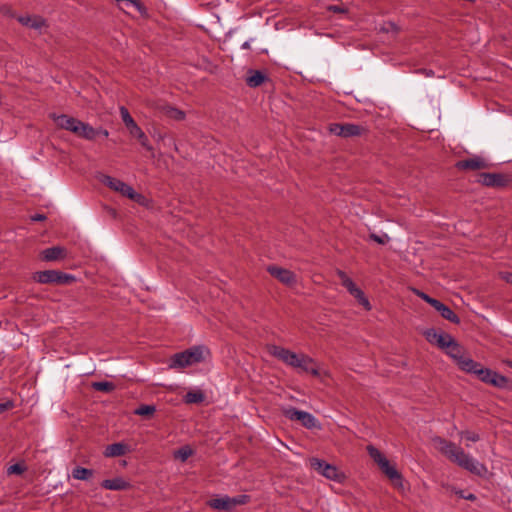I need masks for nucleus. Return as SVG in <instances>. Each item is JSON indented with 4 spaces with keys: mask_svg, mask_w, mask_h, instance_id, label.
Returning <instances> with one entry per match:
<instances>
[{
    "mask_svg": "<svg viewBox=\"0 0 512 512\" xmlns=\"http://www.w3.org/2000/svg\"><path fill=\"white\" fill-rule=\"evenodd\" d=\"M309 461L310 466L315 471H317L318 473H320L329 480L341 482V480L344 477L343 474L340 473L335 466L326 463L324 460L318 458H311Z\"/></svg>",
    "mask_w": 512,
    "mask_h": 512,
    "instance_id": "nucleus-9",
    "label": "nucleus"
},
{
    "mask_svg": "<svg viewBox=\"0 0 512 512\" xmlns=\"http://www.w3.org/2000/svg\"><path fill=\"white\" fill-rule=\"evenodd\" d=\"M369 238L371 240L375 241L376 243L381 244V245L386 244L390 240V238H389V236L387 234L377 235L375 233H371L369 235Z\"/></svg>",
    "mask_w": 512,
    "mask_h": 512,
    "instance_id": "nucleus-38",
    "label": "nucleus"
},
{
    "mask_svg": "<svg viewBox=\"0 0 512 512\" xmlns=\"http://www.w3.org/2000/svg\"><path fill=\"white\" fill-rule=\"evenodd\" d=\"M83 125H84V122L76 119L75 123L73 124V126H72V128L70 130V132L79 137Z\"/></svg>",
    "mask_w": 512,
    "mask_h": 512,
    "instance_id": "nucleus-40",
    "label": "nucleus"
},
{
    "mask_svg": "<svg viewBox=\"0 0 512 512\" xmlns=\"http://www.w3.org/2000/svg\"><path fill=\"white\" fill-rule=\"evenodd\" d=\"M424 335L429 343L435 344L443 350L447 345H449V341L453 338L450 334L438 333L435 329L426 330Z\"/></svg>",
    "mask_w": 512,
    "mask_h": 512,
    "instance_id": "nucleus-17",
    "label": "nucleus"
},
{
    "mask_svg": "<svg viewBox=\"0 0 512 512\" xmlns=\"http://www.w3.org/2000/svg\"><path fill=\"white\" fill-rule=\"evenodd\" d=\"M446 354L451 357L454 361H456L458 367L463 371V362H466L468 360H473L470 357L464 356V349L463 347L454 339L452 338L449 341V345H447L444 348Z\"/></svg>",
    "mask_w": 512,
    "mask_h": 512,
    "instance_id": "nucleus-13",
    "label": "nucleus"
},
{
    "mask_svg": "<svg viewBox=\"0 0 512 512\" xmlns=\"http://www.w3.org/2000/svg\"><path fill=\"white\" fill-rule=\"evenodd\" d=\"M438 312L440 313V315L450 321L451 323H454V324H459L460 323V318L458 317L457 314H455L448 306H446L445 304L440 308V310H438Z\"/></svg>",
    "mask_w": 512,
    "mask_h": 512,
    "instance_id": "nucleus-29",
    "label": "nucleus"
},
{
    "mask_svg": "<svg viewBox=\"0 0 512 512\" xmlns=\"http://www.w3.org/2000/svg\"><path fill=\"white\" fill-rule=\"evenodd\" d=\"M102 183L108 186L110 189L119 192L121 195L139 202L142 199V195L137 193L130 185L123 181L113 178L111 176H103Z\"/></svg>",
    "mask_w": 512,
    "mask_h": 512,
    "instance_id": "nucleus-7",
    "label": "nucleus"
},
{
    "mask_svg": "<svg viewBox=\"0 0 512 512\" xmlns=\"http://www.w3.org/2000/svg\"><path fill=\"white\" fill-rule=\"evenodd\" d=\"M455 167L458 170H463V171L464 170L477 171V170L486 169L488 167V164L483 158H481L479 156H475L472 158L458 161L455 164Z\"/></svg>",
    "mask_w": 512,
    "mask_h": 512,
    "instance_id": "nucleus-16",
    "label": "nucleus"
},
{
    "mask_svg": "<svg viewBox=\"0 0 512 512\" xmlns=\"http://www.w3.org/2000/svg\"><path fill=\"white\" fill-rule=\"evenodd\" d=\"M267 271L276 279H278L281 283L285 285H293L296 283L295 274L288 270L278 266H268Z\"/></svg>",
    "mask_w": 512,
    "mask_h": 512,
    "instance_id": "nucleus-15",
    "label": "nucleus"
},
{
    "mask_svg": "<svg viewBox=\"0 0 512 512\" xmlns=\"http://www.w3.org/2000/svg\"><path fill=\"white\" fill-rule=\"evenodd\" d=\"M128 131L132 137L136 138L140 142L142 147L149 151L152 150V146L149 144L148 137L137 124L129 128Z\"/></svg>",
    "mask_w": 512,
    "mask_h": 512,
    "instance_id": "nucleus-25",
    "label": "nucleus"
},
{
    "mask_svg": "<svg viewBox=\"0 0 512 512\" xmlns=\"http://www.w3.org/2000/svg\"><path fill=\"white\" fill-rule=\"evenodd\" d=\"M427 303L430 304L436 311L440 310V308L444 305L441 301L430 297L427 299Z\"/></svg>",
    "mask_w": 512,
    "mask_h": 512,
    "instance_id": "nucleus-42",
    "label": "nucleus"
},
{
    "mask_svg": "<svg viewBox=\"0 0 512 512\" xmlns=\"http://www.w3.org/2000/svg\"><path fill=\"white\" fill-rule=\"evenodd\" d=\"M94 475V471L92 469L84 468L81 466H76L72 472L71 476L76 480L88 481Z\"/></svg>",
    "mask_w": 512,
    "mask_h": 512,
    "instance_id": "nucleus-28",
    "label": "nucleus"
},
{
    "mask_svg": "<svg viewBox=\"0 0 512 512\" xmlns=\"http://www.w3.org/2000/svg\"><path fill=\"white\" fill-rule=\"evenodd\" d=\"M101 486L107 490L121 491L126 490L130 487V484L125 481L122 477H116L113 479H105L101 482Z\"/></svg>",
    "mask_w": 512,
    "mask_h": 512,
    "instance_id": "nucleus-22",
    "label": "nucleus"
},
{
    "mask_svg": "<svg viewBox=\"0 0 512 512\" xmlns=\"http://www.w3.org/2000/svg\"><path fill=\"white\" fill-rule=\"evenodd\" d=\"M328 11L334 12V13H345L347 10L343 6L339 5H330L328 6Z\"/></svg>",
    "mask_w": 512,
    "mask_h": 512,
    "instance_id": "nucleus-44",
    "label": "nucleus"
},
{
    "mask_svg": "<svg viewBox=\"0 0 512 512\" xmlns=\"http://www.w3.org/2000/svg\"><path fill=\"white\" fill-rule=\"evenodd\" d=\"M415 294L420 297L422 300H424L425 302H427V299L429 300L430 296L427 295L426 293L420 291V290H414Z\"/></svg>",
    "mask_w": 512,
    "mask_h": 512,
    "instance_id": "nucleus-48",
    "label": "nucleus"
},
{
    "mask_svg": "<svg viewBox=\"0 0 512 512\" xmlns=\"http://www.w3.org/2000/svg\"><path fill=\"white\" fill-rule=\"evenodd\" d=\"M455 494L458 495L460 498L470 500V501H474L476 499V496L474 494H472V493L465 494L464 491H462V490L455 491Z\"/></svg>",
    "mask_w": 512,
    "mask_h": 512,
    "instance_id": "nucleus-43",
    "label": "nucleus"
},
{
    "mask_svg": "<svg viewBox=\"0 0 512 512\" xmlns=\"http://www.w3.org/2000/svg\"><path fill=\"white\" fill-rule=\"evenodd\" d=\"M248 46H249V43H248V42H245V43L243 44V48H248Z\"/></svg>",
    "mask_w": 512,
    "mask_h": 512,
    "instance_id": "nucleus-52",
    "label": "nucleus"
},
{
    "mask_svg": "<svg viewBox=\"0 0 512 512\" xmlns=\"http://www.w3.org/2000/svg\"><path fill=\"white\" fill-rule=\"evenodd\" d=\"M417 72H421V73L425 74L427 77H430L434 74L431 69H426V68L420 69Z\"/></svg>",
    "mask_w": 512,
    "mask_h": 512,
    "instance_id": "nucleus-50",
    "label": "nucleus"
},
{
    "mask_svg": "<svg viewBox=\"0 0 512 512\" xmlns=\"http://www.w3.org/2000/svg\"><path fill=\"white\" fill-rule=\"evenodd\" d=\"M293 368H297L304 372L311 373L314 376H319V370L315 361L305 354H299Z\"/></svg>",
    "mask_w": 512,
    "mask_h": 512,
    "instance_id": "nucleus-18",
    "label": "nucleus"
},
{
    "mask_svg": "<svg viewBox=\"0 0 512 512\" xmlns=\"http://www.w3.org/2000/svg\"><path fill=\"white\" fill-rule=\"evenodd\" d=\"M17 20L26 27L38 30L41 32V30L45 27H47L46 20L42 18L41 16H19L17 17Z\"/></svg>",
    "mask_w": 512,
    "mask_h": 512,
    "instance_id": "nucleus-20",
    "label": "nucleus"
},
{
    "mask_svg": "<svg viewBox=\"0 0 512 512\" xmlns=\"http://www.w3.org/2000/svg\"><path fill=\"white\" fill-rule=\"evenodd\" d=\"M98 135L99 131H97V129H94L88 123H84L79 137L84 138L86 140H94Z\"/></svg>",
    "mask_w": 512,
    "mask_h": 512,
    "instance_id": "nucleus-31",
    "label": "nucleus"
},
{
    "mask_svg": "<svg viewBox=\"0 0 512 512\" xmlns=\"http://www.w3.org/2000/svg\"><path fill=\"white\" fill-rule=\"evenodd\" d=\"M509 365H510V367H512V362Z\"/></svg>",
    "mask_w": 512,
    "mask_h": 512,
    "instance_id": "nucleus-53",
    "label": "nucleus"
},
{
    "mask_svg": "<svg viewBox=\"0 0 512 512\" xmlns=\"http://www.w3.org/2000/svg\"><path fill=\"white\" fill-rule=\"evenodd\" d=\"M268 351H269L270 355L278 358L279 360H281L282 362H284L285 364H287L291 367H294V365L297 361V358L299 356V354H297L295 352H292L286 348L276 346V345L269 346Z\"/></svg>",
    "mask_w": 512,
    "mask_h": 512,
    "instance_id": "nucleus-14",
    "label": "nucleus"
},
{
    "mask_svg": "<svg viewBox=\"0 0 512 512\" xmlns=\"http://www.w3.org/2000/svg\"><path fill=\"white\" fill-rule=\"evenodd\" d=\"M489 384L494 387L502 388V389H511L512 388V384H511L510 380L507 377H505L495 371H493V373H492V377L490 379Z\"/></svg>",
    "mask_w": 512,
    "mask_h": 512,
    "instance_id": "nucleus-27",
    "label": "nucleus"
},
{
    "mask_svg": "<svg viewBox=\"0 0 512 512\" xmlns=\"http://www.w3.org/2000/svg\"><path fill=\"white\" fill-rule=\"evenodd\" d=\"M45 219H46V216L44 214H35V215L31 216V220L35 221V222L43 221Z\"/></svg>",
    "mask_w": 512,
    "mask_h": 512,
    "instance_id": "nucleus-49",
    "label": "nucleus"
},
{
    "mask_svg": "<svg viewBox=\"0 0 512 512\" xmlns=\"http://www.w3.org/2000/svg\"><path fill=\"white\" fill-rule=\"evenodd\" d=\"M160 110L166 117L176 121H182L186 116L184 111L168 104L161 106Z\"/></svg>",
    "mask_w": 512,
    "mask_h": 512,
    "instance_id": "nucleus-26",
    "label": "nucleus"
},
{
    "mask_svg": "<svg viewBox=\"0 0 512 512\" xmlns=\"http://www.w3.org/2000/svg\"><path fill=\"white\" fill-rule=\"evenodd\" d=\"M120 114H121L122 121L125 124L127 129H129L132 126H134L135 124H137L134 121V119L131 117V115H130L129 111L127 110V108H125L124 106L120 107Z\"/></svg>",
    "mask_w": 512,
    "mask_h": 512,
    "instance_id": "nucleus-33",
    "label": "nucleus"
},
{
    "mask_svg": "<svg viewBox=\"0 0 512 512\" xmlns=\"http://www.w3.org/2000/svg\"><path fill=\"white\" fill-rule=\"evenodd\" d=\"M26 470V467L21 465L20 463H16V464H13L11 465L10 467H8L7 469V473L9 475H12V474H16V475H20L22 474L24 471Z\"/></svg>",
    "mask_w": 512,
    "mask_h": 512,
    "instance_id": "nucleus-37",
    "label": "nucleus"
},
{
    "mask_svg": "<svg viewBox=\"0 0 512 512\" xmlns=\"http://www.w3.org/2000/svg\"><path fill=\"white\" fill-rule=\"evenodd\" d=\"M369 456L379 465L382 472L389 478L394 487L403 489V478L397 469L390 465L386 457L374 446L368 445Z\"/></svg>",
    "mask_w": 512,
    "mask_h": 512,
    "instance_id": "nucleus-2",
    "label": "nucleus"
},
{
    "mask_svg": "<svg viewBox=\"0 0 512 512\" xmlns=\"http://www.w3.org/2000/svg\"><path fill=\"white\" fill-rule=\"evenodd\" d=\"M13 408V402L12 401H6L3 403H0V413H3L9 409Z\"/></svg>",
    "mask_w": 512,
    "mask_h": 512,
    "instance_id": "nucleus-45",
    "label": "nucleus"
},
{
    "mask_svg": "<svg viewBox=\"0 0 512 512\" xmlns=\"http://www.w3.org/2000/svg\"><path fill=\"white\" fill-rule=\"evenodd\" d=\"M427 303L430 304L436 311L440 310V308L444 305L441 301L430 297L427 299Z\"/></svg>",
    "mask_w": 512,
    "mask_h": 512,
    "instance_id": "nucleus-41",
    "label": "nucleus"
},
{
    "mask_svg": "<svg viewBox=\"0 0 512 512\" xmlns=\"http://www.w3.org/2000/svg\"><path fill=\"white\" fill-rule=\"evenodd\" d=\"M250 501V496L246 494L229 497L228 495L210 499L207 505L215 510L231 512L238 505H245Z\"/></svg>",
    "mask_w": 512,
    "mask_h": 512,
    "instance_id": "nucleus-3",
    "label": "nucleus"
},
{
    "mask_svg": "<svg viewBox=\"0 0 512 512\" xmlns=\"http://www.w3.org/2000/svg\"><path fill=\"white\" fill-rule=\"evenodd\" d=\"M51 118L53 119V121L55 122V124L58 128L67 130L69 132L76 120V118L66 115V114H61V115L51 114Z\"/></svg>",
    "mask_w": 512,
    "mask_h": 512,
    "instance_id": "nucleus-23",
    "label": "nucleus"
},
{
    "mask_svg": "<svg viewBox=\"0 0 512 512\" xmlns=\"http://www.w3.org/2000/svg\"><path fill=\"white\" fill-rule=\"evenodd\" d=\"M501 278L507 282L508 284L512 285V273L511 272H504L501 274Z\"/></svg>",
    "mask_w": 512,
    "mask_h": 512,
    "instance_id": "nucleus-46",
    "label": "nucleus"
},
{
    "mask_svg": "<svg viewBox=\"0 0 512 512\" xmlns=\"http://www.w3.org/2000/svg\"><path fill=\"white\" fill-rule=\"evenodd\" d=\"M246 84L251 88H256L268 80L267 75L259 70L249 69L247 72Z\"/></svg>",
    "mask_w": 512,
    "mask_h": 512,
    "instance_id": "nucleus-21",
    "label": "nucleus"
},
{
    "mask_svg": "<svg viewBox=\"0 0 512 512\" xmlns=\"http://www.w3.org/2000/svg\"><path fill=\"white\" fill-rule=\"evenodd\" d=\"M1 12L2 14L4 15H8V16H11V17H14V13L12 12L11 8L8 7V6H2L1 7Z\"/></svg>",
    "mask_w": 512,
    "mask_h": 512,
    "instance_id": "nucleus-47",
    "label": "nucleus"
},
{
    "mask_svg": "<svg viewBox=\"0 0 512 512\" xmlns=\"http://www.w3.org/2000/svg\"><path fill=\"white\" fill-rule=\"evenodd\" d=\"M205 395L202 391H189L186 393L184 400L187 404H197L203 402Z\"/></svg>",
    "mask_w": 512,
    "mask_h": 512,
    "instance_id": "nucleus-30",
    "label": "nucleus"
},
{
    "mask_svg": "<svg viewBox=\"0 0 512 512\" xmlns=\"http://www.w3.org/2000/svg\"><path fill=\"white\" fill-rule=\"evenodd\" d=\"M67 256V250L61 246L46 248L40 252V258L43 261L51 262L64 259Z\"/></svg>",
    "mask_w": 512,
    "mask_h": 512,
    "instance_id": "nucleus-19",
    "label": "nucleus"
},
{
    "mask_svg": "<svg viewBox=\"0 0 512 512\" xmlns=\"http://www.w3.org/2000/svg\"><path fill=\"white\" fill-rule=\"evenodd\" d=\"M433 442L436 448L446 456L451 462L457 464L459 467L469 471L477 476H484L487 473V468L484 464L478 462L465 451L454 444L441 437H435Z\"/></svg>",
    "mask_w": 512,
    "mask_h": 512,
    "instance_id": "nucleus-1",
    "label": "nucleus"
},
{
    "mask_svg": "<svg viewBox=\"0 0 512 512\" xmlns=\"http://www.w3.org/2000/svg\"><path fill=\"white\" fill-rule=\"evenodd\" d=\"M193 454L192 449L189 446H184L178 449L174 456L176 459L185 462Z\"/></svg>",
    "mask_w": 512,
    "mask_h": 512,
    "instance_id": "nucleus-34",
    "label": "nucleus"
},
{
    "mask_svg": "<svg viewBox=\"0 0 512 512\" xmlns=\"http://www.w3.org/2000/svg\"><path fill=\"white\" fill-rule=\"evenodd\" d=\"M98 131H99V135H103L104 137H108V135H109L107 130L100 129Z\"/></svg>",
    "mask_w": 512,
    "mask_h": 512,
    "instance_id": "nucleus-51",
    "label": "nucleus"
},
{
    "mask_svg": "<svg viewBox=\"0 0 512 512\" xmlns=\"http://www.w3.org/2000/svg\"><path fill=\"white\" fill-rule=\"evenodd\" d=\"M337 276L341 281L343 287H345L348 292L355 297L359 304H361L366 310L371 309V305L369 300L365 297L363 291L358 288L351 278L347 276V274L342 270H337Z\"/></svg>",
    "mask_w": 512,
    "mask_h": 512,
    "instance_id": "nucleus-8",
    "label": "nucleus"
},
{
    "mask_svg": "<svg viewBox=\"0 0 512 512\" xmlns=\"http://www.w3.org/2000/svg\"><path fill=\"white\" fill-rule=\"evenodd\" d=\"M156 412L154 405H140L134 410L135 415L151 417Z\"/></svg>",
    "mask_w": 512,
    "mask_h": 512,
    "instance_id": "nucleus-32",
    "label": "nucleus"
},
{
    "mask_svg": "<svg viewBox=\"0 0 512 512\" xmlns=\"http://www.w3.org/2000/svg\"><path fill=\"white\" fill-rule=\"evenodd\" d=\"M380 31L385 33H392L396 34L398 32V28L395 23L393 22H385L381 25Z\"/></svg>",
    "mask_w": 512,
    "mask_h": 512,
    "instance_id": "nucleus-36",
    "label": "nucleus"
},
{
    "mask_svg": "<svg viewBox=\"0 0 512 512\" xmlns=\"http://www.w3.org/2000/svg\"><path fill=\"white\" fill-rule=\"evenodd\" d=\"M129 451V447L124 443H113L105 448L104 455L106 457H119L125 455Z\"/></svg>",
    "mask_w": 512,
    "mask_h": 512,
    "instance_id": "nucleus-24",
    "label": "nucleus"
},
{
    "mask_svg": "<svg viewBox=\"0 0 512 512\" xmlns=\"http://www.w3.org/2000/svg\"><path fill=\"white\" fill-rule=\"evenodd\" d=\"M364 130L365 129L362 126L352 123H336L331 125L330 128L331 133L344 138L359 136L364 132Z\"/></svg>",
    "mask_w": 512,
    "mask_h": 512,
    "instance_id": "nucleus-12",
    "label": "nucleus"
},
{
    "mask_svg": "<svg viewBox=\"0 0 512 512\" xmlns=\"http://www.w3.org/2000/svg\"><path fill=\"white\" fill-rule=\"evenodd\" d=\"M33 279L41 284H70L75 277L58 270H45L36 272Z\"/></svg>",
    "mask_w": 512,
    "mask_h": 512,
    "instance_id": "nucleus-5",
    "label": "nucleus"
},
{
    "mask_svg": "<svg viewBox=\"0 0 512 512\" xmlns=\"http://www.w3.org/2000/svg\"><path fill=\"white\" fill-rule=\"evenodd\" d=\"M93 388L97 391L111 392L114 389V384L107 381L95 382Z\"/></svg>",
    "mask_w": 512,
    "mask_h": 512,
    "instance_id": "nucleus-35",
    "label": "nucleus"
},
{
    "mask_svg": "<svg viewBox=\"0 0 512 512\" xmlns=\"http://www.w3.org/2000/svg\"><path fill=\"white\" fill-rule=\"evenodd\" d=\"M462 364L464 372L475 374L482 382L489 384L493 370L482 367L480 363L474 360H468Z\"/></svg>",
    "mask_w": 512,
    "mask_h": 512,
    "instance_id": "nucleus-11",
    "label": "nucleus"
},
{
    "mask_svg": "<svg viewBox=\"0 0 512 512\" xmlns=\"http://www.w3.org/2000/svg\"><path fill=\"white\" fill-rule=\"evenodd\" d=\"M203 359V348L195 346L183 352L176 353L171 359L170 367L184 368L199 363Z\"/></svg>",
    "mask_w": 512,
    "mask_h": 512,
    "instance_id": "nucleus-4",
    "label": "nucleus"
},
{
    "mask_svg": "<svg viewBox=\"0 0 512 512\" xmlns=\"http://www.w3.org/2000/svg\"><path fill=\"white\" fill-rule=\"evenodd\" d=\"M460 436L472 442H477L480 440L479 434L472 431H461Z\"/></svg>",
    "mask_w": 512,
    "mask_h": 512,
    "instance_id": "nucleus-39",
    "label": "nucleus"
},
{
    "mask_svg": "<svg viewBox=\"0 0 512 512\" xmlns=\"http://www.w3.org/2000/svg\"><path fill=\"white\" fill-rule=\"evenodd\" d=\"M477 182L487 187L501 188L510 182V178L502 173H480Z\"/></svg>",
    "mask_w": 512,
    "mask_h": 512,
    "instance_id": "nucleus-10",
    "label": "nucleus"
},
{
    "mask_svg": "<svg viewBox=\"0 0 512 512\" xmlns=\"http://www.w3.org/2000/svg\"><path fill=\"white\" fill-rule=\"evenodd\" d=\"M282 413L289 420L298 421L307 429L320 428L319 421L309 412L287 407L283 408Z\"/></svg>",
    "mask_w": 512,
    "mask_h": 512,
    "instance_id": "nucleus-6",
    "label": "nucleus"
}]
</instances>
